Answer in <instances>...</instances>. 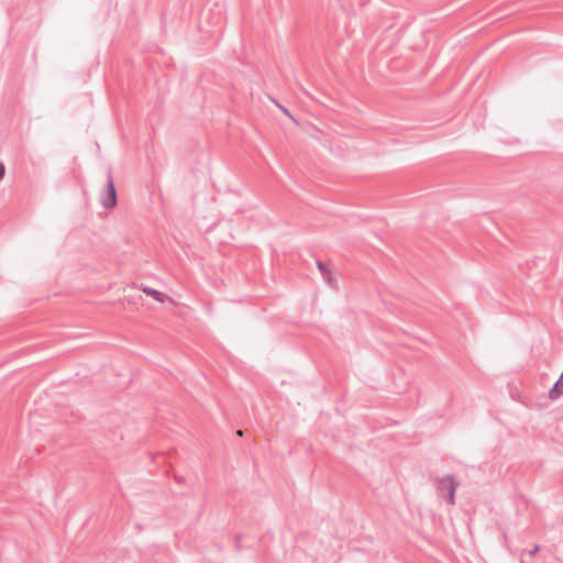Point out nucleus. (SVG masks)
<instances>
[{
	"mask_svg": "<svg viewBox=\"0 0 563 563\" xmlns=\"http://www.w3.org/2000/svg\"><path fill=\"white\" fill-rule=\"evenodd\" d=\"M457 486L459 483L452 475H445L444 477L438 478L437 481V490L439 495H445V499L450 505L455 504V492Z\"/></svg>",
	"mask_w": 563,
	"mask_h": 563,
	"instance_id": "1",
	"label": "nucleus"
},
{
	"mask_svg": "<svg viewBox=\"0 0 563 563\" xmlns=\"http://www.w3.org/2000/svg\"><path fill=\"white\" fill-rule=\"evenodd\" d=\"M100 202L104 208H113L118 203L117 190L111 169L107 175V186L101 195Z\"/></svg>",
	"mask_w": 563,
	"mask_h": 563,
	"instance_id": "2",
	"label": "nucleus"
},
{
	"mask_svg": "<svg viewBox=\"0 0 563 563\" xmlns=\"http://www.w3.org/2000/svg\"><path fill=\"white\" fill-rule=\"evenodd\" d=\"M563 396V372L561 373L559 379L554 383L552 388L549 390V398L551 400H558Z\"/></svg>",
	"mask_w": 563,
	"mask_h": 563,
	"instance_id": "3",
	"label": "nucleus"
},
{
	"mask_svg": "<svg viewBox=\"0 0 563 563\" xmlns=\"http://www.w3.org/2000/svg\"><path fill=\"white\" fill-rule=\"evenodd\" d=\"M317 267L320 272V274L322 275V277L330 284L332 285L333 284V278H332V273L331 271L327 267V265L321 262V261H317Z\"/></svg>",
	"mask_w": 563,
	"mask_h": 563,
	"instance_id": "4",
	"label": "nucleus"
},
{
	"mask_svg": "<svg viewBox=\"0 0 563 563\" xmlns=\"http://www.w3.org/2000/svg\"><path fill=\"white\" fill-rule=\"evenodd\" d=\"M143 291L153 297L155 300H157L158 302H164L165 300V297L166 295L163 294L162 291L157 290V289H154V288H151V287H145L143 288Z\"/></svg>",
	"mask_w": 563,
	"mask_h": 563,
	"instance_id": "5",
	"label": "nucleus"
},
{
	"mask_svg": "<svg viewBox=\"0 0 563 563\" xmlns=\"http://www.w3.org/2000/svg\"><path fill=\"white\" fill-rule=\"evenodd\" d=\"M5 168L2 163H0V180L4 177Z\"/></svg>",
	"mask_w": 563,
	"mask_h": 563,
	"instance_id": "6",
	"label": "nucleus"
},
{
	"mask_svg": "<svg viewBox=\"0 0 563 563\" xmlns=\"http://www.w3.org/2000/svg\"><path fill=\"white\" fill-rule=\"evenodd\" d=\"M277 106L282 109V111H283L285 114H287V115H289V117L291 118V115H290L289 111H288L286 108H284V107H283V106H280L279 103H277Z\"/></svg>",
	"mask_w": 563,
	"mask_h": 563,
	"instance_id": "7",
	"label": "nucleus"
},
{
	"mask_svg": "<svg viewBox=\"0 0 563 563\" xmlns=\"http://www.w3.org/2000/svg\"><path fill=\"white\" fill-rule=\"evenodd\" d=\"M539 551V545H534V548L529 552V554L532 556Z\"/></svg>",
	"mask_w": 563,
	"mask_h": 563,
	"instance_id": "8",
	"label": "nucleus"
},
{
	"mask_svg": "<svg viewBox=\"0 0 563 563\" xmlns=\"http://www.w3.org/2000/svg\"><path fill=\"white\" fill-rule=\"evenodd\" d=\"M238 435L242 437L243 435V431L242 430H238Z\"/></svg>",
	"mask_w": 563,
	"mask_h": 563,
	"instance_id": "9",
	"label": "nucleus"
}]
</instances>
